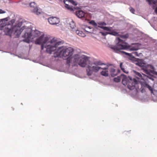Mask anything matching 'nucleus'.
Returning a JSON list of instances; mask_svg holds the SVG:
<instances>
[{
	"instance_id": "f257e3e1",
	"label": "nucleus",
	"mask_w": 157,
	"mask_h": 157,
	"mask_svg": "<svg viewBox=\"0 0 157 157\" xmlns=\"http://www.w3.org/2000/svg\"><path fill=\"white\" fill-rule=\"evenodd\" d=\"M48 37H44V35H42L36 40L35 43L36 44H41V50H43L44 47L46 49V51L49 53L51 54L55 51L54 55L55 58L59 57L67 59L72 55L74 52L73 48L59 46L61 42H57L54 39L48 42Z\"/></svg>"
},
{
	"instance_id": "f03ea898",
	"label": "nucleus",
	"mask_w": 157,
	"mask_h": 157,
	"mask_svg": "<svg viewBox=\"0 0 157 157\" xmlns=\"http://www.w3.org/2000/svg\"><path fill=\"white\" fill-rule=\"evenodd\" d=\"M108 68V65L101 62H95L94 63L87 66L86 67L87 75H91L94 72H97L101 69L102 71L101 72V74L105 76H107L109 75Z\"/></svg>"
},
{
	"instance_id": "7ed1b4c3",
	"label": "nucleus",
	"mask_w": 157,
	"mask_h": 157,
	"mask_svg": "<svg viewBox=\"0 0 157 157\" xmlns=\"http://www.w3.org/2000/svg\"><path fill=\"white\" fill-rule=\"evenodd\" d=\"M116 41H118L117 45L111 47V48L115 52H118L122 49L128 50L130 51H134L138 49L137 46L130 45L119 38H117L116 39Z\"/></svg>"
},
{
	"instance_id": "20e7f679",
	"label": "nucleus",
	"mask_w": 157,
	"mask_h": 157,
	"mask_svg": "<svg viewBox=\"0 0 157 157\" xmlns=\"http://www.w3.org/2000/svg\"><path fill=\"white\" fill-rule=\"evenodd\" d=\"M123 78L122 81V83L125 86L127 85L128 88L130 90L135 89V86L138 83V81L135 78L132 79L130 77H127L124 75H122Z\"/></svg>"
},
{
	"instance_id": "39448f33",
	"label": "nucleus",
	"mask_w": 157,
	"mask_h": 157,
	"mask_svg": "<svg viewBox=\"0 0 157 157\" xmlns=\"http://www.w3.org/2000/svg\"><path fill=\"white\" fill-rule=\"evenodd\" d=\"M136 64L140 67L142 69L144 70V73L147 74L149 75L150 73L155 74L157 75V72H155L153 70L154 67L151 65H147L146 63L141 62H138L136 63Z\"/></svg>"
},
{
	"instance_id": "423d86ee",
	"label": "nucleus",
	"mask_w": 157,
	"mask_h": 157,
	"mask_svg": "<svg viewBox=\"0 0 157 157\" xmlns=\"http://www.w3.org/2000/svg\"><path fill=\"white\" fill-rule=\"evenodd\" d=\"M80 59V56L78 55H75L73 57H71L70 59H68L67 60V63L69 66H75L77 63V62Z\"/></svg>"
},
{
	"instance_id": "0eeeda50",
	"label": "nucleus",
	"mask_w": 157,
	"mask_h": 157,
	"mask_svg": "<svg viewBox=\"0 0 157 157\" xmlns=\"http://www.w3.org/2000/svg\"><path fill=\"white\" fill-rule=\"evenodd\" d=\"M31 30L29 29H26L25 30V33L22 36V37L24 38L25 39L23 41L27 43L30 42L31 37L32 36V33H31Z\"/></svg>"
},
{
	"instance_id": "6e6552de",
	"label": "nucleus",
	"mask_w": 157,
	"mask_h": 157,
	"mask_svg": "<svg viewBox=\"0 0 157 157\" xmlns=\"http://www.w3.org/2000/svg\"><path fill=\"white\" fill-rule=\"evenodd\" d=\"M88 60L87 56H83L80 59L78 64L82 67H85L87 64V62Z\"/></svg>"
},
{
	"instance_id": "1a4fd4ad",
	"label": "nucleus",
	"mask_w": 157,
	"mask_h": 157,
	"mask_svg": "<svg viewBox=\"0 0 157 157\" xmlns=\"http://www.w3.org/2000/svg\"><path fill=\"white\" fill-rule=\"evenodd\" d=\"M30 6L33 9L32 10V11L37 15L41 13V11L36 7V5L35 2H31L30 3Z\"/></svg>"
},
{
	"instance_id": "9d476101",
	"label": "nucleus",
	"mask_w": 157,
	"mask_h": 157,
	"mask_svg": "<svg viewBox=\"0 0 157 157\" xmlns=\"http://www.w3.org/2000/svg\"><path fill=\"white\" fill-rule=\"evenodd\" d=\"M49 23L52 25H55L58 24L60 22L59 19L55 17H52L48 19Z\"/></svg>"
},
{
	"instance_id": "9b49d317",
	"label": "nucleus",
	"mask_w": 157,
	"mask_h": 157,
	"mask_svg": "<svg viewBox=\"0 0 157 157\" xmlns=\"http://www.w3.org/2000/svg\"><path fill=\"white\" fill-rule=\"evenodd\" d=\"M71 0H64L63 2L65 4V7L68 10L73 11L75 9L74 7L71 6Z\"/></svg>"
},
{
	"instance_id": "f8f14e48",
	"label": "nucleus",
	"mask_w": 157,
	"mask_h": 157,
	"mask_svg": "<svg viewBox=\"0 0 157 157\" xmlns=\"http://www.w3.org/2000/svg\"><path fill=\"white\" fill-rule=\"evenodd\" d=\"M10 19L9 17L2 19L0 21V27L2 28L6 25Z\"/></svg>"
},
{
	"instance_id": "ddd939ff",
	"label": "nucleus",
	"mask_w": 157,
	"mask_h": 157,
	"mask_svg": "<svg viewBox=\"0 0 157 157\" xmlns=\"http://www.w3.org/2000/svg\"><path fill=\"white\" fill-rule=\"evenodd\" d=\"M121 52L125 54L126 55L128 56L129 57V59L131 60H134L135 59V57L132 55V54H134L135 56H138V53L136 52H132V53H127L124 52Z\"/></svg>"
},
{
	"instance_id": "4468645a",
	"label": "nucleus",
	"mask_w": 157,
	"mask_h": 157,
	"mask_svg": "<svg viewBox=\"0 0 157 157\" xmlns=\"http://www.w3.org/2000/svg\"><path fill=\"white\" fill-rule=\"evenodd\" d=\"M85 13L82 10H79L75 12L76 16L79 18L83 17L85 14Z\"/></svg>"
},
{
	"instance_id": "2eb2a0df",
	"label": "nucleus",
	"mask_w": 157,
	"mask_h": 157,
	"mask_svg": "<svg viewBox=\"0 0 157 157\" xmlns=\"http://www.w3.org/2000/svg\"><path fill=\"white\" fill-rule=\"evenodd\" d=\"M110 73L112 77H114L117 75L118 73L119 72V70H116L113 68H110L109 70Z\"/></svg>"
},
{
	"instance_id": "dca6fc26",
	"label": "nucleus",
	"mask_w": 157,
	"mask_h": 157,
	"mask_svg": "<svg viewBox=\"0 0 157 157\" xmlns=\"http://www.w3.org/2000/svg\"><path fill=\"white\" fill-rule=\"evenodd\" d=\"M75 33L80 36L84 37L85 36V34L82 31L77 30L75 31Z\"/></svg>"
},
{
	"instance_id": "f3484780",
	"label": "nucleus",
	"mask_w": 157,
	"mask_h": 157,
	"mask_svg": "<svg viewBox=\"0 0 157 157\" xmlns=\"http://www.w3.org/2000/svg\"><path fill=\"white\" fill-rule=\"evenodd\" d=\"M133 72L134 74L136 75V76L137 78H140L142 79H144V78H142V75L141 74L135 71H133Z\"/></svg>"
},
{
	"instance_id": "a211bd4d",
	"label": "nucleus",
	"mask_w": 157,
	"mask_h": 157,
	"mask_svg": "<svg viewBox=\"0 0 157 157\" xmlns=\"http://www.w3.org/2000/svg\"><path fill=\"white\" fill-rule=\"evenodd\" d=\"M149 4H153L154 5L157 6L156 8H157V0H147Z\"/></svg>"
},
{
	"instance_id": "6ab92c4d",
	"label": "nucleus",
	"mask_w": 157,
	"mask_h": 157,
	"mask_svg": "<svg viewBox=\"0 0 157 157\" xmlns=\"http://www.w3.org/2000/svg\"><path fill=\"white\" fill-rule=\"evenodd\" d=\"M15 20L13 19L11 20L10 22H9L8 24L7 25V26H10L11 27L10 28V29H13V27H12V25L13 24L15 23Z\"/></svg>"
},
{
	"instance_id": "aec40b11",
	"label": "nucleus",
	"mask_w": 157,
	"mask_h": 157,
	"mask_svg": "<svg viewBox=\"0 0 157 157\" xmlns=\"http://www.w3.org/2000/svg\"><path fill=\"white\" fill-rule=\"evenodd\" d=\"M70 26L71 28V29L73 31H75V29L76 27V25H75V23L73 21H72L70 23Z\"/></svg>"
},
{
	"instance_id": "412c9836",
	"label": "nucleus",
	"mask_w": 157,
	"mask_h": 157,
	"mask_svg": "<svg viewBox=\"0 0 157 157\" xmlns=\"http://www.w3.org/2000/svg\"><path fill=\"white\" fill-rule=\"evenodd\" d=\"M121 77L118 76L117 78H114V81L115 82H120L121 80V79L122 78V79L123 78L121 76Z\"/></svg>"
},
{
	"instance_id": "4be33fe9",
	"label": "nucleus",
	"mask_w": 157,
	"mask_h": 157,
	"mask_svg": "<svg viewBox=\"0 0 157 157\" xmlns=\"http://www.w3.org/2000/svg\"><path fill=\"white\" fill-rule=\"evenodd\" d=\"M145 86L149 90L151 91V94L153 93V89L151 86H150L149 85L147 84H145Z\"/></svg>"
},
{
	"instance_id": "5701e85b",
	"label": "nucleus",
	"mask_w": 157,
	"mask_h": 157,
	"mask_svg": "<svg viewBox=\"0 0 157 157\" xmlns=\"http://www.w3.org/2000/svg\"><path fill=\"white\" fill-rule=\"evenodd\" d=\"M40 34V32L37 30H35V31L34 32V36L35 37L38 36H39Z\"/></svg>"
},
{
	"instance_id": "b1692460",
	"label": "nucleus",
	"mask_w": 157,
	"mask_h": 157,
	"mask_svg": "<svg viewBox=\"0 0 157 157\" xmlns=\"http://www.w3.org/2000/svg\"><path fill=\"white\" fill-rule=\"evenodd\" d=\"M122 64H123V63H120V68H121V69L124 73H128V71H126L125 70V69L123 67Z\"/></svg>"
},
{
	"instance_id": "393cba45",
	"label": "nucleus",
	"mask_w": 157,
	"mask_h": 157,
	"mask_svg": "<svg viewBox=\"0 0 157 157\" xmlns=\"http://www.w3.org/2000/svg\"><path fill=\"white\" fill-rule=\"evenodd\" d=\"M108 34L114 36H117L118 33H117L115 31H113L110 32L108 33Z\"/></svg>"
},
{
	"instance_id": "a878e982",
	"label": "nucleus",
	"mask_w": 157,
	"mask_h": 157,
	"mask_svg": "<svg viewBox=\"0 0 157 157\" xmlns=\"http://www.w3.org/2000/svg\"><path fill=\"white\" fill-rule=\"evenodd\" d=\"M97 24L99 25L102 26H105L106 25V24L104 22L99 21L98 22Z\"/></svg>"
},
{
	"instance_id": "bb28decb",
	"label": "nucleus",
	"mask_w": 157,
	"mask_h": 157,
	"mask_svg": "<svg viewBox=\"0 0 157 157\" xmlns=\"http://www.w3.org/2000/svg\"><path fill=\"white\" fill-rule=\"evenodd\" d=\"M90 23L94 26H97V24L94 21L92 20L90 21Z\"/></svg>"
},
{
	"instance_id": "cd10ccee",
	"label": "nucleus",
	"mask_w": 157,
	"mask_h": 157,
	"mask_svg": "<svg viewBox=\"0 0 157 157\" xmlns=\"http://www.w3.org/2000/svg\"><path fill=\"white\" fill-rule=\"evenodd\" d=\"M111 28H110L107 27L105 26L103 27V29L107 31H110L111 30Z\"/></svg>"
},
{
	"instance_id": "c85d7f7f",
	"label": "nucleus",
	"mask_w": 157,
	"mask_h": 157,
	"mask_svg": "<svg viewBox=\"0 0 157 157\" xmlns=\"http://www.w3.org/2000/svg\"><path fill=\"white\" fill-rule=\"evenodd\" d=\"M71 4H72L74 6H76L77 5V3L76 2H75V1H74L73 0H71Z\"/></svg>"
},
{
	"instance_id": "c756f323",
	"label": "nucleus",
	"mask_w": 157,
	"mask_h": 157,
	"mask_svg": "<svg viewBox=\"0 0 157 157\" xmlns=\"http://www.w3.org/2000/svg\"><path fill=\"white\" fill-rule=\"evenodd\" d=\"M100 33H101L102 35L104 36H105L106 35H107V34H109L108 33L106 32L105 33L100 32Z\"/></svg>"
},
{
	"instance_id": "7c9ffc66",
	"label": "nucleus",
	"mask_w": 157,
	"mask_h": 157,
	"mask_svg": "<svg viewBox=\"0 0 157 157\" xmlns=\"http://www.w3.org/2000/svg\"><path fill=\"white\" fill-rule=\"evenodd\" d=\"M24 27H23L22 28H21L19 30V32L18 33H19V35L20 34L21 32H22V31L24 29Z\"/></svg>"
},
{
	"instance_id": "2f4dec72",
	"label": "nucleus",
	"mask_w": 157,
	"mask_h": 157,
	"mask_svg": "<svg viewBox=\"0 0 157 157\" xmlns=\"http://www.w3.org/2000/svg\"><path fill=\"white\" fill-rule=\"evenodd\" d=\"M130 11L133 13H134V12H135V10H134L132 8H131L130 10Z\"/></svg>"
},
{
	"instance_id": "473e14b6",
	"label": "nucleus",
	"mask_w": 157,
	"mask_h": 157,
	"mask_svg": "<svg viewBox=\"0 0 157 157\" xmlns=\"http://www.w3.org/2000/svg\"><path fill=\"white\" fill-rule=\"evenodd\" d=\"M5 13V11L3 10L2 9H0V13Z\"/></svg>"
},
{
	"instance_id": "72a5a7b5",
	"label": "nucleus",
	"mask_w": 157,
	"mask_h": 157,
	"mask_svg": "<svg viewBox=\"0 0 157 157\" xmlns=\"http://www.w3.org/2000/svg\"><path fill=\"white\" fill-rule=\"evenodd\" d=\"M98 28H101L103 29V27H104L105 26H104L100 25L99 26H98Z\"/></svg>"
},
{
	"instance_id": "f704fd0d",
	"label": "nucleus",
	"mask_w": 157,
	"mask_h": 157,
	"mask_svg": "<svg viewBox=\"0 0 157 157\" xmlns=\"http://www.w3.org/2000/svg\"><path fill=\"white\" fill-rule=\"evenodd\" d=\"M123 38H127L128 37V36L127 35H124L122 36Z\"/></svg>"
},
{
	"instance_id": "c9c22d12",
	"label": "nucleus",
	"mask_w": 157,
	"mask_h": 157,
	"mask_svg": "<svg viewBox=\"0 0 157 157\" xmlns=\"http://www.w3.org/2000/svg\"><path fill=\"white\" fill-rule=\"evenodd\" d=\"M155 13L157 14V8H156L155 10Z\"/></svg>"
},
{
	"instance_id": "e433bc0d",
	"label": "nucleus",
	"mask_w": 157,
	"mask_h": 157,
	"mask_svg": "<svg viewBox=\"0 0 157 157\" xmlns=\"http://www.w3.org/2000/svg\"><path fill=\"white\" fill-rule=\"evenodd\" d=\"M17 31H18V30H16L15 31V33H17Z\"/></svg>"
},
{
	"instance_id": "4c0bfd02",
	"label": "nucleus",
	"mask_w": 157,
	"mask_h": 157,
	"mask_svg": "<svg viewBox=\"0 0 157 157\" xmlns=\"http://www.w3.org/2000/svg\"><path fill=\"white\" fill-rule=\"evenodd\" d=\"M150 78V79H152V80H153V78Z\"/></svg>"
}]
</instances>
